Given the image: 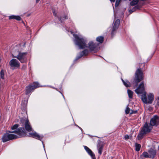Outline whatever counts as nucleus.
Listing matches in <instances>:
<instances>
[{
    "instance_id": "1",
    "label": "nucleus",
    "mask_w": 159,
    "mask_h": 159,
    "mask_svg": "<svg viewBox=\"0 0 159 159\" xmlns=\"http://www.w3.org/2000/svg\"><path fill=\"white\" fill-rule=\"evenodd\" d=\"M75 38L74 42L76 45L78 46L79 48L81 49H83L87 47L90 51H93L94 52H97L98 51L99 48L98 43H94L92 41H90L88 46H86V40L83 38L79 37L77 34H73Z\"/></svg>"
},
{
    "instance_id": "2",
    "label": "nucleus",
    "mask_w": 159,
    "mask_h": 159,
    "mask_svg": "<svg viewBox=\"0 0 159 159\" xmlns=\"http://www.w3.org/2000/svg\"><path fill=\"white\" fill-rule=\"evenodd\" d=\"M19 125L18 124H16L12 126L11 128V129L13 130L12 131H9V133H14L17 134L19 137H21L26 136V132L25 130L24 127H19L18 128Z\"/></svg>"
},
{
    "instance_id": "3",
    "label": "nucleus",
    "mask_w": 159,
    "mask_h": 159,
    "mask_svg": "<svg viewBox=\"0 0 159 159\" xmlns=\"http://www.w3.org/2000/svg\"><path fill=\"white\" fill-rule=\"evenodd\" d=\"M152 128L150 124H148L146 122L144 124L143 127L141 128V130L139 133L137 138L138 140H140L143 138V137L146 134L149 133Z\"/></svg>"
},
{
    "instance_id": "4",
    "label": "nucleus",
    "mask_w": 159,
    "mask_h": 159,
    "mask_svg": "<svg viewBox=\"0 0 159 159\" xmlns=\"http://www.w3.org/2000/svg\"><path fill=\"white\" fill-rule=\"evenodd\" d=\"M143 78L142 70L140 68L138 69L135 72L133 82V84H134V87L138 86L139 83L143 79Z\"/></svg>"
},
{
    "instance_id": "5",
    "label": "nucleus",
    "mask_w": 159,
    "mask_h": 159,
    "mask_svg": "<svg viewBox=\"0 0 159 159\" xmlns=\"http://www.w3.org/2000/svg\"><path fill=\"white\" fill-rule=\"evenodd\" d=\"M146 92H144L141 95V99L143 102L146 104H151L154 99V95L152 93H150L148 95L147 99L146 96Z\"/></svg>"
},
{
    "instance_id": "6",
    "label": "nucleus",
    "mask_w": 159,
    "mask_h": 159,
    "mask_svg": "<svg viewBox=\"0 0 159 159\" xmlns=\"http://www.w3.org/2000/svg\"><path fill=\"white\" fill-rule=\"evenodd\" d=\"M9 131H7L6 133L4 134L2 138V141L5 143L9 140L16 139L19 137L16 135L12 134H9Z\"/></svg>"
},
{
    "instance_id": "7",
    "label": "nucleus",
    "mask_w": 159,
    "mask_h": 159,
    "mask_svg": "<svg viewBox=\"0 0 159 159\" xmlns=\"http://www.w3.org/2000/svg\"><path fill=\"white\" fill-rule=\"evenodd\" d=\"M40 87V86L38 82H34L33 84H30L26 87V94L28 95L33 90Z\"/></svg>"
},
{
    "instance_id": "8",
    "label": "nucleus",
    "mask_w": 159,
    "mask_h": 159,
    "mask_svg": "<svg viewBox=\"0 0 159 159\" xmlns=\"http://www.w3.org/2000/svg\"><path fill=\"white\" fill-rule=\"evenodd\" d=\"M27 53V52H20L17 58L22 63H25L27 61V58L26 57Z\"/></svg>"
},
{
    "instance_id": "9",
    "label": "nucleus",
    "mask_w": 159,
    "mask_h": 159,
    "mask_svg": "<svg viewBox=\"0 0 159 159\" xmlns=\"http://www.w3.org/2000/svg\"><path fill=\"white\" fill-rule=\"evenodd\" d=\"M159 124V117L157 116H154L150 120L149 124L152 126H157Z\"/></svg>"
},
{
    "instance_id": "10",
    "label": "nucleus",
    "mask_w": 159,
    "mask_h": 159,
    "mask_svg": "<svg viewBox=\"0 0 159 159\" xmlns=\"http://www.w3.org/2000/svg\"><path fill=\"white\" fill-rule=\"evenodd\" d=\"M10 65L12 67H19L20 66V64L19 61L15 59H13L9 62Z\"/></svg>"
},
{
    "instance_id": "11",
    "label": "nucleus",
    "mask_w": 159,
    "mask_h": 159,
    "mask_svg": "<svg viewBox=\"0 0 159 159\" xmlns=\"http://www.w3.org/2000/svg\"><path fill=\"white\" fill-rule=\"evenodd\" d=\"M120 23V20L119 19H117L115 22L111 33L112 36L116 34V30L118 29Z\"/></svg>"
},
{
    "instance_id": "12",
    "label": "nucleus",
    "mask_w": 159,
    "mask_h": 159,
    "mask_svg": "<svg viewBox=\"0 0 159 159\" xmlns=\"http://www.w3.org/2000/svg\"><path fill=\"white\" fill-rule=\"evenodd\" d=\"M144 90V84L143 82H142L138 87L135 90V92L137 94H141L143 93Z\"/></svg>"
},
{
    "instance_id": "13",
    "label": "nucleus",
    "mask_w": 159,
    "mask_h": 159,
    "mask_svg": "<svg viewBox=\"0 0 159 159\" xmlns=\"http://www.w3.org/2000/svg\"><path fill=\"white\" fill-rule=\"evenodd\" d=\"M21 121L22 122V121H23V122L25 121V127L26 131L28 132L32 131V129L30 125V123L28 120H21Z\"/></svg>"
},
{
    "instance_id": "14",
    "label": "nucleus",
    "mask_w": 159,
    "mask_h": 159,
    "mask_svg": "<svg viewBox=\"0 0 159 159\" xmlns=\"http://www.w3.org/2000/svg\"><path fill=\"white\" fill-rule=\"evenodd\" d=\"M148 152L149 153L150 158H153L156 155V150L151 148L149 149Z\"/></svg>"
},
{
    "instance_id": "15",
    "label": "nucleus",
    "mask_w": 159,
    "mask_h": 159,
    "mask_svg": "<svg viewBox=\"0 0 159 159\" xmlns=\"http://www.w3.org/2000/svg\"><path fill=\"white\" fill-rule=\"evenodd\" d=\"M30 135L33 138L40 140H41L43 137V135H39L36 132H35L34 133H30Z\"/></svg>"
},
{
    "instance_id": "16",
    "label": "nucleus",
    "mask_w": 159,
    "mask_h": 159,
    "mask_svg": "<svg viewBox=\"0 0 159 159\" xmlns=\"http://www.w3.org/2000/svg\"><path fill=\"white\" fill-rule=\"evenodd\" d=\"M88 50L85 49L82 52H80L79 53V55L77 57L76 60H77L79 59L84 55L86 56L88 54Z\"/></svg>"
},
{
    "instance_id": "17",
    "label": "nucleus",
    "mask_w": 159,
    "mask_h": 159,
    "mask_svg": "<svg viewBox=\"0 0 159 159\" xmlns=\"http://www.w3.org/2000/svg\"><path fill=\"white\" fill-rule=\"evenodd\" d=\"M103 147V144L100 141V143L97 145V147L98 148V152L100 155L102 153Z\"/></svg>"
},
{
    "instance_id": "18",
    "label": "nucleus",
    "mask_w": 159,
    "mask_h": 159,
    "mask_svg": "<svg viewBox=\"0 0 159 159\" xmlns=\"http://www.w3.org/2000/svg\"><path fill=\"white\" fill-rule=\"evenodd\" d=\"M84 147L86 151L91 156V157L95 155L91 150L88 147L86 146H84Z\"/></svg>"
},
{
    "instance_id": "19",
    "label": "nucleus",
    "mask_w": 159,
    "mask_h": 159,
    "mask_svg": "<svg viewBox=\"0 0 159 159\" xmlns=\"http://www.w3.org/2000/svg\"><path fill=\"white\" fill-rule=\"evenodd\" d=\"M9 20L11 19H15L17 20L20 21L21 20V18L20 16H15L12 15L9 17Z\"/></svg>"
},
{
    "instance_id": "20",
    "label": "nucleus",
    "mask_w": 159,
    "mask_h": 159,
    "mask_svg": "<svg viewBox=\"0 0 159 159\" xmlns=\"http://www.w3.org/2000/svg\"><path fill=\"white\" fill-rule=\"evenodd\" d=\"M96 40L99 43L101 44L103 43L104 41V37L102 36H99L96 38Z\"/></svg>"
},
{
    "instance_id": "21",
    "label": "nucleus",
    "mask_w": 159,
    "mask_h": 159,
    "mask_svg": "<svg viewBox=\"0 0 159 159\" xmlns=\"http://www.w3.org/2000/svg\"><path fill=\"white\" fill-rule=\"evenodd\" d=\"M20 52L18 50H16L14 52H13L12 54V57H15L17 58L19 55V53H20Z\"/></svg>"
},
{
    "instance_id": "22",
    "label": "nucleus",
    "mask_w": 159,
    "mask_h": 159,
    "mask_svg": "<svg viewBox=\"0 0 159 159\" xmlns=\"http://www.w3.org/2000/svg\"><path fill=\"white\" fill-rule=\"evenodd\" d=\"M127 93L129 98L130 99H132L133 98V92L129 89H128Z\"/></svg>"
},
{
    "instance_id": "23",
    "label": "nucleus",
    "mask_w": 159,
    "mask_h": 159,
    "mask_svg": "<svg viewBox=\"0 0 159 159\" xmlns=\"http://www.w3.org/2000/svg\"><path fill=\"white\" fill-rule=\"evenodd\" d=\"M141 7V6L139 5H137L134 7L132 10H129V12H133L135 10L137 9H139Z\"/></svg>"
},
{
    "instance_id": "24",
    "label": "nucleus",
    "mask_w": 159,
    "mask_h": 159,
    "mask_svg": "<svg viewBox=\"0 0 159 159\" xmlns=\"http://www.w3.org/2000/svg\"><path fill=\"white\" fill-rule=\"evenodd\" d=\"M123 84L126 87H129L131 86L130 83L127 80L123 81Z\"/></svg>"
},
{
    "instance_id": "25",
    "label": "nucleus",
    "mask_w": 159,
    "mask_h": 159,
    "mask_svg": "<svg viewBox=\"0 0 159 159\" xmlns=\"http://www.w3.org/2000/svg\"><path fill=\"white\" fill-rule=\"evenodd\" d=\"M139 0H133L130 2V5L131 6H134L137 4Z\"/></svg>"
},
{
    "instance_id": "26",
    "label": "nucleus",
    "mask_w": 159,
    "mask_h": 159,
    "mask_svg": "<svg viewBox=\"0 0 159 159\" xmlns=\"http://www.w3.org/2000/svg\"><path fill=\"white\" fill-rule=\"evenodd\" d=\"M142 155L144 157L146 158H150L149 153L147 152H144L142 153Z\"/></svg>"
},
{
    "instance_id": "27",
    "label": "nucleus",
    "mask_w": 159,
    "mask_h": 159,
    "mask_svg": "<svg viewBox=\"0 0 159 159\" xmlns=\"http://www.w3.org/2000/svg\"><path fill=\"white\" fill-rule=\"evenodd\" d=\"M59 20L61 21V23H62L65 19H67L68 18L67 16L65 15L64 17H58Z\"/></svg>"
},
{
    "instance_id": "28",
    "label": "nucleus",
    "mask_w": 159,
    "mask_h": 159,
    "mask_svg": "<svg viewBox=\"0 0 159 159\" xmlns=\"http://www.w3.org/2000/svg\"><path fill=\"white\" fill-rule=\"evenodd\" d=\"M135 150L137 151H139L140 150L141 148V145L140 144L136 143L135 144Z\"/></svg>"
},
{
    "instance_id": "29",
    "label": "nucleus",
    "mask_w": 159,
    "mask_h": 159,
    "mask_svg": "<svg viewBox=\"0 0 159 159\" xmlns=\"http://www.w3.org/2000/svg\"><path fill=\"white\" fill-rule=\"evenodd\" d=\"M4 70H2L0 73V79H4Z\"/></svg>"
},
{
    "instance_id": "30",
    "label": "nucleus",
    "mask_w": 159,
    "mask_h": 159,
    "mask_svg": "<svg viewBox=\"0 0 159 159\" xmlns=\"http://www.w3.org/2000/svg\"><path fill=\"white\" fill-rule=\"evenodd\" d=\"M130 109L128 106L126 107V110H125V113L126 114H128L129 113Z\"/></svg>"
},
{
    "instance_id": "31",
    "label": "nucleus",
    "mask_w": 159,
    "mask_h": 159,
    "mask_svg": "<svg viewBox=\"0 0 159 159\" xmlns=\"http://www.w3.org/2000/svg\"><path fill=\"white\" fill-rule=\"evenodd\" d=\"M52 11L53 13V14L54 16L55 17L57 16V13H56L55 10L54 9H52Z\"/></svg>"
},
{
    "instance_id": "32",
    "label": "nucleus",
    "mask_w": 159,
    "mask_h": 159,
    "mask_svg": "<svg viewBox=\"0 0 159 159\" xmlns=\"http://www.w3.org/2000/svg\"><path fill=\"white\" fill-rule=\"evenodd\" d=\"M137 112V111L135 110V111H133L131 110V112L130 113V114H135Z\"/></svg>"
},
{
    "instance_id": "33",
    "label": "nucleus",
    "mask_w": 159,
    "mask_h": 159,
    "mask_svg": "<svg viewBox=\"0 0 159 159\" xmlns=\"http://www.w3.org/2000/svg\"><path fill=\"white\" fill-rule=\"evenodd\" d=\"M120 2H118V1H116L115 4V7H117L119 6Z\"/></svg>"
},
{
    "instance_id": "34",
    "label": "nucleus",
    "mask_w": 159,
    "mask_h": 159,
    "mask_svg": "<svg viewBox=\"0 0 159 159\" xmlns=\"http://www.w3.org/2000/svg\"><path fill=\"white\" fill-rule=\"evenodd\" d=\"M26 68V66L25 65H23L22 67V69L23 70H25Z\"/></svg>"
},
{
    "instance_id": "35",
    "label": "nucleus",
    "mask_w": 159,
    "mask_h": 159,
    "mask_svg": "<svg viewBox=\"0 0 159 159\" xmlns=\"http://www.w3.org/2000/svg\"><path fill=\"white\" fill-rule=\"evenodd\" d=\"M129 138V136L127 135H126L125 136V140L128 139Z\"/></svg>"
},
{
    "instance_id": "36",
    "label": "nucleus",
    "mask_w": 159,
    "mask_h": 159,
    "mask_svg": "<svg viewBox=\"0 0 159 159\" xmlns=\"http://www.w3.org/2000/svg\"><path fill=\"white\" fill-rule=\"evenodd\" d=\"M93 159H96V157L95 155H94L91 157Z\"/></svg>"
},
{
    "instance_id": "37",
    "label": "nucleus",
    "mask_w": 159,
    "mask_h": 159,
    "mask_svg": "<svg viewBox=\"0 0 159 159\" xmlns=\"http://www.w3.org/2000/svg\"><path fill=\"white\" fill-rule=\"evenodd\" d=\"M26 43V42H24V44L23 45V48L25 47V45Z\"/></svg>"
},
{
    "instance_id": "38",
    "label": "nucleus",
    "mask_w": 159,
    "mask_h": 159,
    "mask_svg": "<svg viewBox=\"0 0 159 159\" xmlns=\"http://www.w3.org/2000/svg\"><path fill=\"white\" fill-rule=\"evenodd\" d=\"M158 105L159 106V97L158 98V102H157Z\"/></svg>"
},
{
    "instance_id": "39",
    "label": "nucleus",
    "mask_w": 159,
    "mask_h": 159,
    "mask_svg": "<svg viewBox=\"0 0 159 159\" xmlns=\"http://www.w3.org/2000/svg\"><path fill=\"white\" fill-rule=\"evenodd\" d=\"M111 2H114L115 1V0H110Z\"/></svg>"
},
{
    "instance_id": "40",
    "label": "nucleus",
    "mask_w": 159,
    "mask_h": 159,
    "mask_svg": "<svg viewBox=\"0 0 159 159\" xmlns=\"http://www.w3.org/2000/svg\"><path fill=\"white\" fill-rule=\"evenodd\" d=\"M39 1H40V0H36V3H38Z\"/></svg>"
},
{
    "instance_id": "41",
    "label": "nucleus",
    "mask_w": 159,
    "mask_h": 159,
    "mask_svg": "<svg viewBox=\"0 0 159 159\" xmlns=\"http://www.w3.org/2000/svg\"><path fill=\"white\" fill-rule=\"evenodd\" d=\"M121 0H116V1H118V2H120V1Z\"/></svg>"
},
{
    "instance_id": "42",
    "label": "nucleus",
    "mask_w": 159,
    "mask_h": 159,
    "mask_svg": "<svg viewBox=\"0 0 159 159\" xmlns=\"http://www.w3.org/2000/svg\"><path fill=\"white\" fill-rule=\"evenodd\" d=\"M121 80H122V81L123 83V81H124V80H123V79L122 78H121Z\"/></svg>"
}]
</instances>
